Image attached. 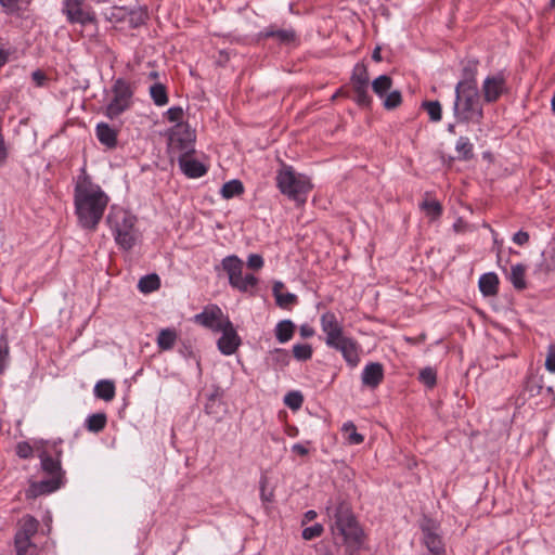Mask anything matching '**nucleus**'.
I'll list each match as a JSON object with an SVG mask.
<instances>
[{"instance_id":"obj_4","label":"nucleus","mask_w":555,"mask_h":555,"mask_svg":"<svg viewBox=\"0 0 555 555\" xmlns=\"http://www.w3.org/2000/svg\"><path fill=\"white\" fill-rule=\"evenodd\" d=\"M328 517L333 520V534L341 535L349 546L361 543L362 530L359 527L348 503L339 502L335 506H327Z\"/></svg>"},{"instance_id":"obj_53","label":"nucleus","mask_w":555,"mask_h":555,"mask_svg":"<svg viewBox=\"0 0 555 555\" xmlns=\"http://www.w3.org/2000/svg\"><path fill=\"white\" fill-rule=\"evenodd\" d=\"M315 517H317V513H315L314 511H308V512L305 514V517H304L302 522L305 524L306 521H311V520H313Z\"/></svg>"},{"instance_id":"obj_2","label":"nucleus","mask_w":555,"mask_h":555,"mask_svg":"<svg viewBox=\"0 0 555 555\" xmlns=\"http://www.w3.org/2000/svg\"><path fill=\"white\" fill-rule=\"evenodd\" d=\"M453 112L460 122H480L483 118L478 87L474 78L461 80L456 85Z\"/></svg>"},{"instance_id":"obj_8","label":"nucleus","mask_w":555,"mask_h":555,"mask_svg":"<svg viewBox=\"0 0 555 555\" xmlns=\"http://www.w3.org/2000/svg\"><path fill=\"white\" fill-rule=\"evenodd\" d=\"M222 268L228 273L230 285L240 292H248L258 282L253 274L243 275V261L236 256L225 257L222 260Z\"/></svg>"},{"instance_id":"obj_16","label":"nucleus","mask_w":555,"mask_h":555,"mask_svg":"<svg viewBox=\"0 0 555 555\" xmlns=\"http://www.w3.org/2000/svg\"><path fill=\"white\" fill-rule=\"evenodd\" d=\"M83 0H66L64 12L72 23L88 24L94 21V15L82 9Z\"/></svg>"},{"instance_id":"obj_20","label":"nucleus","mask_w":555,"mask_h":555,"mask_svg":"<svg viewBox=\"0 0 555 555\" xmlns=\"http://www.w3.org/2000/svg\"><path fill=\"white\" fill-rule=\"evenodd\" d=\"M478 285L485 296H494L498 294L499 278L492 272L485 273L480 276Z\"/></svg>"},{"instance_id":"obj_44","label":"nucleus","mask_w":555,"mask_h":555,"mask_svg":"<svg viewBox=\"0 0 555 555\" xmlns=\"http://www.w3.org/2000/svg\"><path fill=\"white\" fill-rule=\"evenodd\" d=\"M357 94V102L361 105H370L371 98L367 93V88L353 89Z\"/></svg>"},{"instance_id":"obj_5","label":"nucleus","mask_w":555,"mask_h":555,"mask_svg":"<svg viewBox=\"0 0 555 555\" xmlns=\"http://www.w3.org/2000/svg\"><path fill=\"white\" fill-rule=\"evenodd\" d=\"M108 222L114 230L115 241L120 248L130 250L141 241V233L135 227L137 219L130 212L113 208L108 216Z\"/></svg>"},{"instance_id":"obj_7","label":"nucleus","mask_w":555,"mask_h":555,"mask_svg":"<svg viewBox=\"0 0 555 555\" xmlns=\"http://www.w3.org/2000/svg\"><path fill=\"white\" fill-rule=\"evenodd\" d=\"M38 528L39 521L30 515H25L18 520L14 535L16 555H28L30 550L36 548L31 539L37 533Z\"/></svg>"},{"instance_id":"obj_37","label":"nucleus","mask_w":555,"mask_h":555,"mask_svg":"<svg viewBox=\"0 0 555 555\" xmlns=\"http://www.w3.org/2000/svg\"><path fill=\"white\" fill-rule=\"evenodd\" d=\"M294 357L297 360H308L312 356V349L309 345H295L293 347Z\"/></svg>"},{"instance_id":"obj_1","label":"nucleus","mask_w":555,"mask_h":555,"mask_svg":"<svg viewBox=\"0 0 555 555\" xmlns=\"http://www.w3.org/2000/svg\"><path fill=\"white\" fill-rule=\"evenodd\" d=\"M75 210L79 224L94 230L108 205V196L88 176L79 177L74 194Z\"/></svg>"},{"instance_id":"obj_25","label":"nucleus","mask_w":555,"mask_h":555,"mask_svg":"<svg viewBox=\"0 0 555 555\" xmlns=\"http://www.w3.org/2000/svg\"><path fill=\"white\" fill-rule=\"evenodd\" d=\"M177 338H178V334H177L176 330L164 328L159 332V334L157 336V346L162 350H169L175 346Z\"/></svg>"},{"instance_id":"obj_40","label":"nucleus","mask_w":555,"mask_h":555,"mask_svg":"<svg viewBox=\"0 0 555 555\" xmlns=\"http://www.w3.org/2000/svg\"><path fill=\"white\" fill-rule=\"evenodd\" d=\"M221 401L217 397L211 396L205 404V411L207 414L217 415L221 410Z\"/></svg>"},{"instance_id":"obj_50","label":"nucleus","mask_w":555,"mask_h":555,"mask_svg":"<svg viewBox=\"0 0 555 555\" xmlns=\"http://www.w3.org/2000/svg\"><path fill=\"white\" fill-rule=\"evenodd\" d=\"M31 77H33V80L35 81V83L38 87L42 86L44 80H46V75L42 72H40V70L34 72Z\"/></svg>"},{"instance_id":"obj_3","label":"nucleus","mask_w":555,"mask_h":555,"mask_svg":"<svg viewBox=\"0 0 555 555\" xmlns=\"http://www.w3.org/2000/svg\"><path fill=\"white\" fill-rule=\"evenodd\" d=\"M42 472L48 476L41 481H34L26 490L27 499H35L40 495L50 494L59 490L65 482V472L61 467L59 453H40Z\"/></svg>"},{"instance_id":"obj_54","label":"nucleus","mask_w":555,"mask_h":555,"mask_svg":"<svg viewBox=\"0 0 555 555\" xmlns=\"http://www.w3.org/2000/svg\"><path fill=\"white\" fill-rule=\"evenodd\" d=\"M372 59L376 62H379L382 60L379 47L375 48V50L373 51Z\"/></svg>"},{"instance_id":"obj_46","label":"nucleus","mask_w":555,"mask_h":555,"mask_svg":"<svg viewBox=\"0 0 555 555\" xmlns=\"http://www.w3.org/2000/svg\"><path fill=\"white\" fill-rule=\"evenodd\" d=\"M545 367L548 372L555 373V348L553 346L550 347L545 360Z\"/></svg>"},{"instance_id":"obj_35","label":"nucleus","mask_w":555,"mask_h":555,"mask_svg":"<svg viewBox=\"0 0 555 555\" xmlns=\"http://www.w3.org/2000/svg\"><path fill=\"white\" fill-rule=\"evenodd\" d=\"M456 152L463 159H470L474 156L473 144L467 138L461 137L456 142Z\"/></svg>"},{"instance_id":"obj_24","label":"nucleus","mask_w":555,"mask_h":555,"mask_svg":"<svg viewBox=\"0 0 555 555\" xmlns=\"http://www.w3.org/2000/svg\"><path fill=\"white\" fill-rule=\"evenodd\" d=\"M369 73L363 64H357L353 68L351 83L353 89L367 88L369 87Z\"/></svg>"},{"instance_id":"obj_30","label":"nucleus","mask_w":555,"mask_h":555,"mask_svg":"<svg viewBox=\"0 0 555 555\" xmlns=\"http://www.w3.org/2000/svg\"><path fill=\"white\" fill-rule=\"evenodd\" d=\"M424 109L427 112L429 119L434 122H438L442 118L441 104L438 101H426L422 104Z\"/></svg>"},{"instance_id":"obj_48","label":"nucleus","mask_w":555,"mask_h":555,"mask_svg":"<svg viewBox=\"0 0 555 555\" xmlns=\"http://www.w3.org/2000/svg\"><path fill=\"white\" fill-rule=\"evenodd\" d=\"M18 0H0V4L8 11L13 12L17 8Z\"/></svg>"},{"instance_id":"obj_10","label":"nucleus","mask_w":555,"mask_h":555,"mask_svg":"<svg viewBox=\"0 0 555 555\" xmlns=\"http://www.w3.org/2000/svg\"><path fill=\"white\" fill-rule=\"evenodd\" d=\"M392 79L388 75H380L372 81L374 93L383 100L386 109L398 107L401 102V93L398 90H391Z\"/></svg>"},{"instance_id":"obj_41","label":"nucleus","mask_w":555,"mask_h":555,"mask_svg":"<svg viewBox=\"0 0 555 555\" xmlns=\"http://www.w3.org/2000/svg\"><path fill=\"white\" fill-rule=\"evenodd\" d=\"M260 495L263 503L273 502L274 494L273 490H267V478L262 477L260 481Z\"/></svg>"},{"instance_id":"obj_39","label":"nucleus","mask_w":555,"mask_h":555,"mask_svg":"<svg viewBox=\"0 0 555 555\" xmlns=\"http://www.w3.org/2000/svg\"><path fill=\"white\" fill-rule=\"evenodd\" d=\"M323 533V526L321 524H314L311 527H307L302 530V538L307 541L315 539Z\"/></svg>"},{"instance_id":"obj_22","label":"nucleus","mask_w":555,"mask_h":555,"mask_svg":"<svg viewBox=\"0 0 555 555\" xmlns=\"http://www.w3.org/2000/svg\"><path fill=\"white\" fill-rule=\"evenodd\" d=\"M96 137L102 144L109 149L114 147L117 143V132L107 124H99L96 126Z\"/></svg>"},{"instance_id":"obj_17","label":"nucleus","mask_w":555,"mask_h":555,"mask_svg":"<svg viewBox=\"0 0 555 555\" xmlns=\"http://www.w3.org/2000/svg\"><path fill=\"white\" fill-rule=\"evenodd\" d=\"M331 347L339 350L345 360L348 362V364H350L351 366L358 365L360 361L359 347L353 339L344 336L343 338L337 340L335 345H332Z\"/></svg>"},{"instance_id":"obj_36","label":"nucleus","mask_w":555,"mask_h":555,"mask_svg":"<svg viewBox=\"0 0 555 555\" xmlns=\"http://www.w3.org/2000/svg\"><path fill=\"white\" fill-rule=\"evenodd\" d=\"M304 402V397L299 391H291L284 397V403L292 410H298Z\"/></svg>"},{"instance_id":"obj_15","label":"nucleus","mask_w":555,"mask_h":555,"mask_svg":"<svg viewBox=\"0 0 555 555\" xmlns=\"http://www.w3.org/2000/svg\"><path fill=\"white\" fill-rule=\"evenodd\" d=\"M320 322L322 331L326 335L325 343L327 346L335 345L337 340L344 337L343 327L334 313L326 312L322 314Z\"/></svg>"},{"instance_id":"obj_13","label":"nucleus","mask_w":555,"mask_h":555,"mask_svg":"<svg viewBox=\"0 0 555 555\" xmlns=\"http://www.w3.org/2000/svg\"><path fill=\"white\" fill-rule=\"evenodd\" d=\"M188 143L182 146L184 151V155L179 158V165L181 170L190 178H198L205 175L206 169L202 163L191 158L189 153L193 151L192 141L193 134L191 132H186Z\"/></svg>"},{"instance_id":"obj_60","label":"nucleus","mask_w":555,"mask_h":555,"mask_svg":"<svg viewBox=\"0 0 555 555\" xmlns=\"http://www.w3.org/2000/svg\"><path fill=\"white\" fill-rule=\"evenodd\" d=\"M551 7L555 8V0H551Z\"/></svg>"},{"instance_id":"obj_55","label":"nucleus","mask_w":555,"mask_h":555,"mask_svg":"<svg viewBox=\"0 0 555 555\" xmlns=\"http://www.w3.org/2000/svg\"><path fill=\"white\" fill-rule=\"evenodd\" d=\"M294 451H299V452H302V451H306L305 449H302L301 447L299 446H295L294 447Z\"/></svg>"},{"instance_id":"obj_32","label":"nucleus","mask_w":555,"mask_h":555,"mask_svg":"<svg viewBox=\"0 0 555 555\" xmlns=\"http://www.w3.org/2000/svg\"><path fill=\"white\" fill-rule=\"evenodd\" d=\"M150 94L154 101V103L158 106H163L167 104L168 96L166 92V88L162 83H155L150 88Z\"/></svg>"},{"instance_id":"obj_45","label":"nucleus","mask_w":555,"mask_h":555,"mask_svg":"<svg viewBox=\"0 0 555 555\" xmlns=\"http://www.w3.org/2000/svg\"><path fill=\"white\" fill-rule=\"evenodd\" d=\"M247 266L250 269L259 270L263 266V259L260 255L251 254L247 259Z\"/></svg>"},{"instance_id":"obj_19","label":"nucleus","mask_w":555,"mask_h":555,"mask_svg":"<svg viewBox=\"0 0 555 555\" xmlns=\"http://www.w3.org/2000/svg\"><path fill=\"white\" fill-rule=\"evenodd\" d=\"M384 378V369L380 363L373 362L363 369L362 383L370 388H376Z\"/></svg>"},{"instance_id":"obj_31","label":"nucleus","mask_w":555,"mask_h":555,"mask_svg":"<svg viewBox=\"0 0 555 555\" xmlns=\"http://www.w3.org/2000/svg\"><path fill=\"white\" fill-rule=\"evenodd\" d=\"M243 190L244 188L241 181L231 180L223 184L221 189V195L228 199L233 196L240 195L241 193H243Z\"/></svg>"},{"instance_id":"obj_34","label":"nucleus","mask_w":555,"mask_h":555,"mask_svg":"<svg viewBox=\"0 0 555 555\" xmlns=\"http://www.w3.org/2000/svg\"><path fill=\"white\" fill-rule=\"evenodd\" d=\"M106 425V415L104 413H95L87 418V428L90 431H101Z\"/></svg>"},{"instance_id":"obj_51","label":"nucleus","mask_w":555,"mask_h":555,"mask_svg":"<svg viewBox=\"0 0 555 555\" xmlns=\"http://www.w3.org/2000/svg\"><path fill=\"white\" fill-rule=\"evenodd\" d=\"M299 331H300V335L304 338H308V337H311L314 335V330L308 324H302L300 326Z\"/></svg>"},{"instance_id":"obj_47","label":"nucleus","mask_w":555,"mask_h":555,"mask_svg":"<svg viewBox=\"0 0 555 555\" xmlns=\"http://www.w3.org/2000/svg\"><path fill=\"white\" fill-rule=\"evenodd\" d=\"M513 241L517 244V245H525L528 243L529 241V234L525 231H519L517 232L514 237H513Z\"/></svg>"},{"instance_id":"obj_33","label":"nucleus","mask_w":555,"mask_h":555,"mask_svg":"<svg viewBox=\"0 0 555 555\" xmlns=\"http://www.w3.org/2000/svg\"><path fill=\"white\" fill-rule=\"evenodd\" d=\"M422 209L425 211L426 216L431 220H436L440 217L442 208L439 202L435 199H426L421 205Z\"/></svg>"},{"instance_id":"obj_38","label":"nucleus","mask_w":555,"mask_h":555,"mask_svg":"<svg viewBox=\"0 0 555 555\" xmlns=\"http://www.w3.org/2000/svg\"><path fill=\"white\" fill-rule=\"evenodd\" d=\"M420 379L428 387H434L436 384V372L431 367H425L420 372Z\"/></svg>"},{"instance_id":"obj_52","label":"nucleus","mask_w":555,"mask_h":555,"mask_svg":"<svg viewBox=\"0 0 555 555\" xmlns=\"http://www.w3.org/2000/svg\"><path fill=\"white\" fill-rule=\"evenodd\" d=\"M9 61V51L0 48V68Z\"/></svg>"},{"instance_id":"obj_27","label":"nucleus","mask_w":555,"mask_h":555,"mask_svg":"<svg viewBox=\"0 0 555 555\" xmlns=\"http://www.w3.org/2000/svg\"><path fill=\"white\" fill-rule=\"evenodd\" d=\"M526 267L524 264H515L511 269L509 281L517 289L526 288Z\"/></svg>"},{"instance_id":"obj_6","label":"nucleus","mask_w":555,"mask_h":555,"mask_svg":"<svg viewBox=\"0 0 555 555\" xmlns=\"http://www.w3.org/2000/svg\"><path fill=\"white\" fill-rule=\"evenodd\" d=\"M275 180L281 193L298 204H304L307 201V195L312 189L307 176L296 172L293 167L287 165H282Z\"/></svg>"},{"instance_id":"obj_9","label":"nucleus","mask_w":555,"mask_h":555,"mask_svg":"<svg viewBox=\"0 0 555 555\" xmlns=\"http://www.w3.org/2000/svg\"><path fill=\"white\" fill-rule=\"evenodd\" d=\"M113 99L106 106L105 114L108 118L113 119L124 113L130 107L133 91L131 86L122 80L115 81L113 89Z\"/></svg>"},{"instance_id":"obj_18","label":"nucleus","mask_w":555,"mask_h":555,"mask_svg":"<svg viewBox=\"0 0 555 555\" xmlns=\"http://www.w3.org/2000/svg\"><path fill=\"white\" fill-rule=\"evenodd\" d=\"M505 90V81L501 76L488 77L482 86L486 102H494Z\"/></svg>"},{"instance_id":"obj_57","label":"nucleus","mask_w":555,"mask_h":555,"mask_svg":"<svg viewBox=\"0 0 555 555\" xmlns=\"http://www.w3.org/2000/svg\"><path fill=\"white\" fill-rule=\"evenodd\" d=\"M176 141H178V139H177V133H175V134L172 135V138H171V142H172V143H175Z\"/></svg>"},{"instance_id":"obj_49","label":"nucleus","mask_w":555,"mask_h":555,"mask_svg":"<svg viewBox=\"0 0 555 555\" xmlns=\"http://www.w3.org/2000/svg\"><path fill=\"white\" fill-rule=\"evenodd\" d=\"M7 357L8 347L5 345H0V373L4 370Z\"/></svg>"},{"instance_id":"obj_61","label":"nucleus","mask_w":555,"mask_h":555,"mask_svg":"<svg viewBox=\"0 0 555 555\" xmlns=\"http://www.w3.org/2000/svg\"><path fill=\"white\" fill-rule=\"evenodd\" d=\"M449 131L453 132L454 131V127L453 126H449Z\"/></svg>"},{"instance_id":"obj_23","label":"nucleus","mask_w":555,"mask_h":555,"mask_svg":"<svg viewBox=\"0 0 555 555\" xmlns=\"http://www.w3.org/2000/svg\"><path fill=\"white\" fill-rule=\"evenodd\" d=\"M94 395L104 401H111L115 397V385L112 380L103 379L95 384Z\"/></svg>"},{"instance_id":"obj_14","label":"nucleus","mask_w":555,"mask_h":555,"mask_svg":"<svg viewBox=\"0 0 555 555\" xmlns=\"http://www.w3.org/2000/svg\"><path fill=\"white\" fill-rule=\"evenodd\" d=\"M219 332L222 333L218 339V349L225 356L233 354L238 346L241 345V338L238 337L231 321L228 322Z\"/></svg>"},{"instance_id":"obj_58","label":"nucleus","mask_w":555,"mask_h":555,"mask_svg":"<svg viewBox=\"0 0 555 555\" xmlns=\"http://www.w3.org/2000/svg\"><path fill=\"white\" fill-rule=\"evenodd\" d=\"M20 454L22 455V457L26 459V457H28V455H29L30 453L24 452V453H20Z\"/></svg>"},{"instance_id":"obj_42","label":"nucleus","mask_w":555,"mask_h":555,"mask_svg":"<svg viewBox=\"0 0 555 555\" xmlns=\"http://www.w3.org/2000/svg\"><path fill=\"white\" fill-rule=\"evenodd\" d=\"M269 35L276 37L282 42H291L295 39V31L293 29L276 30Z\"/></svg>"},{"instance_id":"obj_29","label":"nucleus","mask_w":555,"mask_h":555,"mask_svg":"<svg viewBox=\"0 0 555 555\" xmlns=\"http://www.w3.org/2000/svg\"><path fill=\"white\" fill-rule=\"evenodd\" d=\"M344 439L349 444H359L363 441V436L357 433V428L353 423L347 422L341 428Z\"/></svg>"},{"instance_id":"obj_56","label":"nucleus","mask_w":555,"mask_h":555,"mask_svg":"<svg viewBox=\"0 0 555 555\" xmlns=\"http://www.w3.org/2000/svg\"><path fill=\"white\" fill-rule=\"evenodd\" d=\"M552 107H553V109L555 111V93H554V96H553V99H552Z\"/></svg>"},{"instance_id":"obj_21","label":"nucleus","mask_w":555,"mask_h":555,"mask_svg":"<svg viewBox=\"0 0 555 555\" xmlns=\"http://www.w3.org/2000/svg\"><path fill=\"white\" fill-rule=\"evenodd\" d=\"M273 295L276 305L281 308H288L297 301L295 294L284 293V284L279 281L273 284Z\"/></svg>"},{"instance_id":"obj_43","label":"nucleus","mask_w":555,"mask_h":555,"mask_svg":"<svg viewBox=\"0 0 555 555\" xmlns=\"http://www.w3.org/2000/svg\"><path fill=\"white\" fill-rule=\"evenodd\" d=\"M167 119L171 122H178L183 117V109L179 106L170 107L166 113Z\"/></svg>"},{"instance_id":"obj_28","label":"nucleus","mask_w":555,"mask_h":555,"mask_svg":"<svg viewBox=\"0 0 555 555\" xmlns=\"http://www.w3.org/2000/svg\"><path fill=\"white\" fill-rule=\"evenodd\" d=\"M159 286L160 281L157 274L145 275L140 279L138 284L139 289L144 294L152 293L158 289Z\"/></svg>"},{"instance_id":"obj_59","label":"nucleus","mask_w":555,"mask_h":555,"mask_svg":"<svg viewBox=\"0 0 555 555\" xmlns=\"http://www.w3.org/2000/svg\"><path fill=\"white\" fill-rule=\"evenodd\" d=\"M454 229H455L456 231H460V224H459V223H455V224H454Z\"/></svg>"},{"instance_id":"obj_12","label":"nucleus","mask_w":555,"mask_h":555,"mask_svg":"<svg viewBox=\"0 0 555 555\" xmlns=\"http://www.w3.org/2000/svg\"><path fill=\"white\" fill-rule=\"evenodd\" d=\"M194 321L214 332H219L230 321L216 305H209L194 317Z\"/></svg>"},{"instance_id":"obj_11","label":"nucleus","mask_w":555,"mask_h":555,"mask_svg":"<svg viewBox=\"0 0 555 555\" xmlns=\"http://www.w3.org/2000/svg\"><path fill=\"white\" fill-rule=\"evenodd\" d=\"M421 529L423 533V543L427 550L434 555L443 554L446 548L439 524L433 519L424 518L421 522Z\"/></svg>"},{"instance_id":"obj_26","label":"nucleus","mask_w":555,"mask_h":555,"mask_svg":"<svg viewBox=\"0 0 555 555\" xmlns=\"http://www.w3.org/2000/svg\"><path fill=\"white\" fill-rule=\"evenodd\" d=\"M295 325L291 320H283L275 327V336L282 344L288 341L294 334Z\"/></svg>"}]
</instances>
